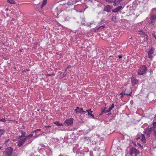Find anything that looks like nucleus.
I'll list each match as a JSON object with an SVG mask.
<instances>
[{"instance_id": "nucleus-55", "label": "nucleus", "mask_w": 156, "mask_h": 156, "mask_svg": "<svg viewBox=\"0 0 156 156\" xmlns=\"http://www.w3.org/2000/svg\"><path fill=\"white\" fill-rule=\"evenodd\" d=\"M37 136H34V138H36Z\"/></svg>"}, {"instance_id": "nucleus-31", "label": "nucleus", "mask_w": 156, "mask_h": 156, "mask_svg": "<svg viewBox=\"0 0 156 156\" xmlns=\"http://www.w3.org/2000/svg\"><path fill=\"white\" fill-rule=\"evenodd\" d=\"M41 130V129H37L35 130H34V131H33L31 132V133H35V132H36L37 131H38V132H39Z\"/></svg>"}, {"instance_id": "nucleus-50", "label": "nucleus", "mask_w": 156, "mask_h": 156, "mask_svg": "<svg viewBox=\"0 0 156 156\" xmlns=\"http://www.w3.org/2000/svg\"><path fill=\"white\" fill-rule=\"evenodd\" d=\"M71 67V66H67L66 68V69H68V68H69Z\"/></svg>"}, {"instance_id": "nucleus-15", "label": "nucleus", "mask_w": 156, "mask_h": 156, "mask_svg": "<svg viewBox=\"0 0 156 156\" xmlns=\"http://www.w3.org/2000/svg\"><path fill=\"white\" fill-rule=\"evenodd\" d=\"M54 123L58 126H63V124L62 123H59V122L58 121H55L54 122Z\"/></svg>"}, {"instance_id": "nucleus-28", "label": "nucleus", "mask_w": 156, "mask_h": 156, "mask_svg": "<svg viewBox=\"0 0 156 156\" xmlns=\"http://www.w3.org/2000/svg\"><path fill=\"white\" fill-rule=\"evenodd\" d=\"M83 109L82 108H79L78 110V113H81V112H82Z\"/></svg>"}, {"instance_id": "nucleus-37", "label": "nucleus", "mask_w": 156, "mask_h": 156, "mask_svg": "<svg viewBox=\"0 0 156 156\" xmlns=\"http://www.w3.org/2000/svg\"><path fill=\"white\" fill-rule=\"evenodd\" d=\"M26 137L24 138L23 139H25V141L27 140V139H29V137H28V136H25Z\"/></svg>"}, {"instance_id": "nucleus-1", "label": "nucleus", "mask_w": 156, "mask_h": 156, "mask_svg": "<svg viewBox=\"0 0 156 156\" xmlns=\"http://www.w3.org/2000/svg\"><path fill=\"white\" fill-rule=\"evenodd\" d=\"M140 153L139 151L134 147L131 148L129 151V154L132 156H137Z\"/></svg>"}, {"instance_id": "nucleus-58", "label": "nucleus", "mask_w": 156, "mask_h": 156, "mask_svg": "<svg viewBox=\"0 0 156 156\" xmlns=\"http://www.w3.org/2000/svg\"><path fill=\"white\" fill-rule=\"evenodd\" d=\"M90 109V112L91 113L93 112V111L91 110V109Z\"/></svg>"}, {"instance_id": "nucleus-19", "label": "nucleus", "mask_w": 156, "mask_h": 156, "mask_svg": "<svg viewBox=\"0 0 156 156\" xmlns=\"http://www.w3.org/2000/svg\"><path fill=\"white\" fill-rule=\"evenodd\" d=\"M8 3H9L12 4H15L16 3L13 0H7V1Z\"/></svg>"}, {"instance_id": "nucleus-57", "label": "nucleus", "mask_w": 156, "mask_h": 156, "mask_svg": "<svg viewBox=\"0 0 156 156\" xmlns=\"http://www.w3.org/2000/svg\"><path fill=\"white\" fill-rule=\"evenodd\" d=\"M66 74H65L64 73L63 74V77H65L66 76Z\"/></svg>"}, {"instance_id": "nucleus-59", "label": "nucleus", "mask_w": 156, "mask_h": 156, "mask_svg": "<svg viewBox=\"0 0 156 156\" xmlns=\"http://www.w3.org/2000/svg\"><path fill=\"white\" fill-rule=\"evenodd\" d=\"M15 20L14 19H12L11 21H14Z\"/></svg>"}, {"instance_id": "nucleus-6", "label": "nucleus", "mask_w": 156, "mask_h": 156, "mask_svg": "<svg viewBox=\"0 0 156 156\" xmlns=\"http://www.w3.org/2000/svg\"><path fill=\"white\" fill-rule=\"evenodd\" d=\"M99 139V137L97 136H95L91 138L90 141L92 142V144L95 145L96 144L98 140Z\"/></svg>"}, {"instance_id": "nucleus-26", "label": "nucleus", "mask_w": 156, "mask_h": 156, "mask_svg": "<svg viewBox=\"0 0 156 156\" xmlns=\"http://www.w3.org/2000/svg\"><path fill=\"white\" fill-rule=\"evenodd\" d=\"M106 111H105L102 109L101 111V113L100 114V115H99V116H100L101 115L103 114L104 113H107V112H106Z\"/></svg>"}, {"instance_id": "nucleus-49", "label": "nucleus", "mask_w": 156, "mask_h": 156, "mask_svg": "<svg viewBox=\"0 0 156 156\" xmlns=\"http://www.w3.org/2000/svg\"><path fill=\"white\" fill-rule=\"evenodd\" d=\"M23 137V136H22V135H21V136H19L18 139H20L21 138V137Z\"/></svg>"}, {"instance_id": "nucleus-52", "label": "nucleus", "mask_w": 156, "mask_h": 156, "mask_svg": "<svg viewBox=\"0 0 156 156\" xmlns=\"http://www.w3.org/2000/svg\"><path fill=\"white\" fill-rule=\"evenodd\" d=\"M91 114V113H90V112H88V115H90V114Z\"/></svg>"}, {"instance_id": "nucleus-54", "label": "nucleus", "mask_w": 156, "mask_h": 156, "mask_svg": "<svg viewBox=\"0 0 156 156\" xmlns=\"http://www.w3.org/2000/svg\"><path fill=\"white\" fill-rule=\"evenodd\" d=\"M88 6L87 5H85V8L86 9L88 8Z\"/></svg>"}, {"instance_id": "nucleus-3", "label": "nucleus", "mask_w": 156, "mask_h": 156, "mask_svg": "<svg viewBox=\"0 0 156 156\" xmlns=\"http://www.w3.org/2000/svg\"><path fill=\"white\" fill-rule=\"evenodd\" d=\"M147 71V67L145 65H143L140 68L139 71L137 73L139 75H143Z\"/></svg>"}, {"instance_id": "nucleus-30", "label": "nucleus", "mask_w": 156, "mask_h": 156, "mask_svg": "<svg viewBox=\"0 0 156 156\" xmlns=\"http://www.w3.org/2000/svg\"><path fill=\"white\" fill-rule=\"evenodd\" d=\"M155 129H154V130H153V136L155 137L156 138V131Z\"/></svg>"}, {"instance_id": "nucleus-39", "label": "nucleus", "mask_w": 156, "mask_h": 156, "mask_svg": "<svg viewBox=\"0 0 156 156\" xmlns=\"http://www.w3.org/2000/svg\"><path fill=\"white\" fill-rule=\"evenodd\" d=\"M55 75V74H53V73H51V74H47L46 76H53V75Z\"/></svg>"}, {"instance_id": "nucleus-38", "label": "nucleus", "mask_w": 156, "mask_h": 156, "mask_svg": "<svg viewBox=\"0 0 156 156\" xmlns=\"http://www.w3.org/2000/svg\"><path fill=\"white\" fill-rule=\"evenodd\" d=\"M152 35L154 38L156 40V35L154 33L152 34Z\"/></svg>"}, {"instance_id": "nucleus-21", "label": "nucleus", "mask_w": 156, "mask_h": 156, "mask_svg": "<svg viewBox=\"0 0 156 156\" xmlns=\"http://www.w3.org/2000/svg\"><path fill=\"white\" fill-rule=\"evenodd\" d=\"M47 0H44L43 3L42 4V5L41 7V8H42V7L44 6L46 4Z\"/></svg>"}, {"instance_id": "nucleus-14", "label": "nucleus", "mask_w": 156, "mask_h": 156, "mask_svg": "<svg viewBox=\"0 0 156 156\" xmlns=\"http://www.w3.org/2000/svg\"><path fill=\"white\" fill-rule=\"evenodd\" d=\"M151 152L154 154H156V147H152L150 149Z\"/></svg>"}, {"instance_id": "nucleus-4", "label": "nucleus", "mask_w": 156, "mask_h": 156, "mask_svg": "<svg viewBox=\"0 0 156 156\" xmlns=\"http://www.w3.org/2000/svg\"><path fill=\"white\" fill-rule=\"evenodd\" d=\"M154 127H151L149 128V127H147L146 130L144 131V133L145 134L147 135V136L148 137H149L150 135H151L152 132L154 130Z\"/></svg>"}, {"instance_id": "nucleus-56", "label": "nucleus", "mask_w": 156, "mask_h": 156, "mask_svg": "<svg viewBox=\"0 0 156 156\" xmlns=\"http://www.w3.org/2000/svg\"><path fill=\"white\" fill-rule=\"evenodd\" d=\"M114 57V56H109V58H113Z\"/></svg>"}, {"instance_id": "nucleus-64", "label": "nucleus", "mask_w": 156, "mask_h": 156, "mask_svg": "<svg viewBox=\"0 0 156 156\" xmlns=\"http://www.w3.org/2000/svg\"><path fill=\"white\" fill-rule=\"evenodd\" d=\"M6 10L7 11V10H8V8H7L6 9Z\"/></svg>"}, {"instance_id": "nucleus-11", "label": "nucleus", "mask_w": 156, "mask_h": 156, "mask_svg": "<svg viewBox=\"0 0 156 156\" xmlns=\"http://www.w3.org/2000/svg\"><path fill=\"white\" fill-rule=\"evenodd\" d=\"M154 48L152 47L149 50L148 56L150 58H152L153 56H152V55L154 53Z\"/></svg>"}, {"instance_id": "nucleus-23", "label": "nucleus", "mask_w": 156, "mask_h": 156, "mask_svg": "<svg viewBox=\"0 0 156 156\" xmlns=\"http://www.w3.org/2000/svg\"><path fill=\"white\" fill-rule=\"evenodd\" d=\"M21 133H22V136L23 137H25L26 136V133L25 132H24L23 130L21 131Z\"/></svg>"}, {"instance_id": "nucleus-7", "label": "nucleus", "mask_w": 156, "mask_h": 156, "mask_svg": "<svg viewBox=\"0 0 156 156\" xmlns=\"http://www.w3.org/2000/svg\"><path fill=\"white\" fill-rule=\"evenodd\" d=\"M132 93V90L130 88H126L125 90L123 91L124 94L126 95H129L130 96L131 95Z\"/></svg>"}, {"instance_id": "nucleus-8", "label": "nucleus", "mask_w": 156, "mask_h": 156, "mask_svg": "<svg viewBox=\"0 0 156 156\" xmlns=\"http://www.w3.org/2000/svg\"><path fill=\"white\" fill-rule=\"evenodd\" d=\"M13 151V149L11 147H8L6 151L7 156H11Z\"/></svg>"}, {"instance_id": "nucleus-51", "label": "nucleus", "mask_w": 156, "mask_h": 156, "mask_svg": "<svg viewBox=\"0 0 156 156\" xmlns=\"http://www.w3.org/2000/svg\"><path fill=\"white\" fill-rule=\"evenodd\" d=\"M119 2H121L123 0H118Z\"/></svg>"}, {"instance_id": "nucleus-32", "label": "nucleus", "mask_w": 156, "mask_h": 156, "mask_svg": "<svg viewBox=\"0 0 156 156\" xmlns=\"http://www.w3.org/2000/svg\"><path fill=\"white\" fill-rule=\"evenodd\" d=\"M154 127V129L156 128V122H154L153 123V127Z\"/></svg>"}, {"instance_id": "nucleus-45", "label": "nucleus", "mask_w": 156, "mask_h": 156, "mask_svg": "<svg viewBox=\"0 0 156 156\" xmlns=\"http://www.w3.org/2000/svg\"><path fill=\"white\" fill-rule=\"evenodd\" d=\"M74 111H75V112H76V113H78V110L77 109H75L74 110Z\"/></svg>"}, {"instance_id": "nucleus-43", "label": "nucleus", "mask_w": 156, "mask_h": 156, "mask_svg": "<svg viewBox=\"0 0 156 156\" xmlns=\"http://www.w3.org/2000/svg\"><path fill=\"white\" fill-rule=\"evenodd\" d=\"M123 94H123V91L120 94V95H121V98H122Z\"/></svg>"}, {"instance_id": "nucleus-63", "label": "nucleus", "mask_w": 156, "mask_h": 156, "mask_svg": "<svg viewBox=\"0 0 156 156\" xmlns=\"http://www.w3.org/2000/svg\"><path fill=\"white\" fill-rule=\"evenodd\" d=\"M133 144H134V145H135V146H136V145L135 144V143H133Z\"/></svg>"}, {"instance_id": "nucleus-36", "label": "nucleus", "mask_w": 156, "mask_h": 156, "mask_svg": "<svg viewBox=\"0 0 156 156\" xmlns=\"http://www.w3.org/2000/svg\"><path fill=\"white\" fill-rule=\"evenodd\" d=\"M156 10V8H154L152 9L151 12H152L151 13H152L153 12L155 11Z\"/></svg>"}, {"instance_id": "nucleus-35", "label": "nucleus", "mask_w": 156, "mask_h": 156, "mask_svg": "<svg viewBox=\"0 0 156 156\" xmlns=\"http://www.w3.org/2000/svg\"><path fill=\"white\" fill-rule=\"evenodd\" d=\"M10 141V139H8L7 140H6L5 142V143H4V144H5V145H7V143H8V142Z\"/></svg>"}, {"instance_id": "nucleus-46", "label": "nucleus", "mask_w": 156, "mask_h": 156, "mask_svg": "<svg viewBox=\"0 0 156 156\" xmlns=\"http://www.w3.org/2000/svg\"><path fill=\"white\" fill-rule=\"evenodd\" d=\"M107 108V107H104V108L103 109V110H104L105 111H106L107 110H106V109Z\"/></svg>"}, {"instance_id": "nucleus-12", "label": "nucleus", "mask_w": 156, "mask_h": 156, "mask_svg": "<svg viewBox=\"0 0 156 156\" xmlns=\"http://www.w3.org/2000/svg\"><path fill=\"white\" fill-rule=\"evenodd\" d=\"M123 7L122 6L120 5L117 8L112 10V12H116L119 11L120 9H122Z\"/></svg>"}, {"instance_id": "nucleus-44", "label": "nucleus", "mask_w": 156, "mask_h": 156, "mask_svg": "<svg viewBox=\"0 0 156 156\" xmlns=\"http://www.w3.org/2000/svg\"><path fill=\"white\" fill-rule=\"evenodd\" d=\"M112 58L111 59V60H112L113 61H114L115 60V59H116V58H115H115H114V57H113V58Z\"/></svg>"}, {"instance_id": "nucleus-42", "label": "nucleus", "mask_w": 156, "mask_h": 156, "mask_svg": "<svg viewBox=\"0 0 156 156\" xmlns=\"http://www.w3.org/2000/svg\"><path fill=\"white\" fill-rule=\"evenodd\" d=\"M90 115L92 117V118H93V119H95V117H94V115L93 114H90Z\"/></svg>"}, {"instance_id": "nucleus-34", "label": "nucleus", "mask_w": 156, "mask_h": 156, "mask_svg": "<svg viewBox=\"0 0 156 156\" xmlns=\"http://www.w3.org/2000/svg\"><path fill=\"white\" fill-rule=\"evenodd\" d=\"M114 0H105V1L110 3H112Z\"/></svg>"}, {"instance_id": "nucleus-16", "label": "nucleus", "mask_w": 156, "mask_h": 156, "mask_svg": "<svg viewBox=\"0 0 156 156\" xmlns=\"http://www.w3.org/2000/svg\"><path fill=\"white\" fill-rule=\"evenodd\" d=\"M114 107V104H112V105L109 108L108 110L106 111V112H109Z\"/></svg>"}, {"instance_id": "nucleus-25", "label": "nucleus", "mask_w": 156, "mask_h": 156, "mask_svg": "<svg viewBox=\"0 0 156 156\" xmlns=\"http://www.w3.org/2000/svg\"><path fill=\"white\" fill-rule=\"evenodd\" d=\"M137 144L138 147L139 148V149H143V147L141 146V145L140 144L138 143H137Z\"/></svg>"}, {"instance_id": "nucleus-62", "label": "nucleus", "mask_w": 156, "mask_h": 156, "mask_svg": "<svg viewBox=\"0 0 156 156\" xmlns=\"http://www.w3.org/2000/svg\"><path fill=\"white\" fill-rule=\"evenodd\" d=\"M140 139V138H139V137H137V138H136V140H138V139Z\"/></svg>"}, {"instance_id": "nucleus-48", "label": "nucleus", "mask_w": 156, "mask_h": 156, "mask_svg": "<svg viewBox=\"0 0 156 156\" xmlns=\"http://www.w3.org/2000/svg\"><path fill=\"white\" fill-rule=\"evenodd\" d=\"M90 110H86V111H85L86 112H90Z\"/></svg>"}, {"instance_id": "nucleus-27", "label": "nucleus", "mask_w": 156, "mask_h": 156, "mask_svg": "<svg viewBox=\"0 0 156 156\" xmlns=\"http://www.w3.org/2000/svg\"><path fill=\"white\" fill-rule=\"evenodd\" d=\"M91 23H84L83 24L86 26L89 27L91 25Z\"/></svg>"}, {"instance_id": "nucleus-41", "label": "nucleus", "mask_w": 156, "mask_h": 156, "mask_svg": "<svg viewBox=\"0 0 156 156\" xmlns=\"http://www.w3.org/2000/svg\"><path fill=\"white\" fill-rule=\"evenodd\" d=\"M86 113V112L85 111H83V110L82 111V112H81V114H85Z\"/></svg>"}, {"instance_id": "nucleus-13", "label": "nucleus", "mask_w": 156, "mask_h": 156, "mask_svg": "<svg viewBox=\"0 0 156 156\" xmlns=\"http://www.w3.org/2000/svg\"><path fill=\"white\" fill-rule=\"evenodd\" d=\"M131 81L133 85L134 86L137 83L138 80L136 79L135 77H133L131 78Z\"/></svg>"}, {"instance_id": "nucleus-20", "label": "nucleus", "mask_w": 156, "mask_h": 156, "mask_svg": "<svg viewBox=\"0 0 156 156\" xmlns=\"http://www.w3.org/2000/svg\"><path fill=\"white\" fill-rule=\"evenodd\" d=\"M119 2L118 0H115L113 2V4L114 5H118L119 4Z\"/></svg>"}, {"instance_id": "nucleus-9", "label": "nucleus", "mask_w": 156, "mask_h": 156, "mask_svg": "<svg viewBox=\"0 0 156 156\" xmlns=\"http://www.w3.org/2000/svg\"><path fill=\"white\" fill-rule=\"evenodd\" d=\"M113 6L112 5H107L104 7L103 11H106L107 12H110Z\"/></svg>"}, {"instance_id": "nucleus-29", "label": "nucleus", "mask_w": 156, "mask_h": 156, "mask_svg": "<svg viewBox=\"0 0 156 156\" xmlns=\"http://www.w3.org/2000/svg\"><path fill=\"white\" fill-rule=\"evenodd\" d=\"M51 127V126H45L43 128V129L46 130L45 128H50Z\"/></svg>"}, {"instance_id": "nucleus-18", "label": "nucleus", "mask_w": 156, "mask_h": 156, "mask_svg": "<svg viewBox=\"0 0 156 156\" xmlns=\"http://www.w3.org/2000/svg\"><path fill=\"white\" fill-rule=\"evenodd\" d=\"M105 25H103L102 26H101L99 27L96 30L98 31L99 30H102V29H103L104 28H105Z\"/></svg>"}, {"instance_id": "nucleus-60", "label": "nucleus", "mask_w": 156, "mask_h": 156, "mask_svg": "<svg viewBox=\"0 0 156 156\" xmlns=\"http://www.w3.org/2000/svg\"><path fill=\"white\" fill-rule=\"evenodd\" d=\"M38 5H36V7H35V8H37V6H38Z\"/></svg>"}, {"instance_id": "nucleus-24", "label": "nucleus", "mask_w": 156, "mask_h": 156, "mask_svg": "<svg viewBox=\"0 0 156 156\" xmlns=\"http://www.w3.org/2000/svg\"><path fill=\"white\" fill-rule=\"evenodd\" d=\"M139 34L141 35H145V33L142 31V30H140L139 31Z\"/></svg>"}, {"instance_id": "nucleus-61", "label": "nucleus", "mask_w": 156, "mask_h": 156, "mask_svg": "<svg viewBox=\"0 0 156 156\" xmlns=\"http://www.w3.org/2000/svg\"><path fill=\"white\" fill-rule=\"evenodd\" d=\"M20 52H21L22 51V50H21V49H20Z\"/></svg>"}, {"instance_id": "nucleus-10", "label": "nucleus", "mask_w": 156, "mask_h": 156, "mask_svg": "<svg viewBox=\"0 0 156 156\" xmlns=\"http://www.w3.org/2000/svg\"><path fill=\"white\" fill-rule=\"evenodd\" d=\"M25 142V139H21L18 142L17 146L19 147H21Z\"/></svg>"}, {"instance_id": "nucleus-17", "label": "nucleus", "mask_w": 156, "mask_h": 156, "mask_svg": "<svg viewBox=\"0 0 156 156\" xmlns=\"http://www.w3.org/2000/svg\"><path fill=\"white\" fill-rule=\"evenodd\" d=\"M142 139H141V141L143 143L145 142L146 141V139L145 138V136L144 135V134H142Z\"/></svg>"}, {"instance_id": "nucleus-53", "label": "nucleus", "mask_w": 156, "mask_h": 156, "mask_svg": "<svg viewBox=\"0 0 156 156\" xmlns=\"http://www.w3.org/2000/svg\"><path fill=\"white\" fill-rule=\"evenodd\" d=\"M79 108H79V107H76V109H77V110H78Z\"/></svg>"}, {"instance_id": "nucleus-33", "label": "nucleus", "mask_w": 156, "mask_h": 156, "mask_svg": "<svg viewBox=\"0 0 156 156\" xmlns=\"http://www.w3.org/2000/svg\"><path fill=\"white\" fill-rule=\"evenodd\" d=\"M0 121L2 122H5L6 121V120L5 119V118H3L1 119H0Z\"/></svg>"}, {"instance_id": "nucleus-2", "label": "nucleus", "mask_w": 156, "mask_h": 156, "mask_svg": "<svg viewBox=\"0 0 156 156\" xmlns=\"http://www.w3.org/2000/svg\"><path fill=\"white\" fill-rule=\"evenodd\" d=\"M149 18L150 21L148 22L149 24L150 25H154L155 23V21L156 20V14H151Z\"/></svg>"}, {"instance_id": "nucleus-47", "label": "nucleus", "mask_w": 156, "mask_h": 156, "mask_svg": "<svg viewBox=\"0 0 156 156\" xmlns=\"http://www.w3.org/2000/svg\"><path fill=\"white\" fill-rule=\"evenodd\" d=\"M118 57H119V58L120 59V58H122V55H119V56H118Z\"/></svg>"}, {"instance_id": "nucleus-22", "label": "nucleus", "mask_w": 156, "mask_h": 156, "mask_svg": "<svg viewBox=\"0 0 156 156\" xmlns=\"http://www.w3.org/2000/svg\"><path fill=\"white\" fill-rule=\"evenodd\" d=\"M112 20L115 22H116V18L115 16H113L112 18Z\"/></svg>"}, {"instance_id": "nucleus-40", "label": "nucleus", "mask_w": 156, "mask_h": 156, "mask_svg": "<svg viewBox=\"0 0 156 156\" xmlns=\"http://www.w3.org/2000/svg\"><path fill=\"white\" fill-rule=\"evenodd\" d=\"M28 137H29H29H32L33 136V134H32L31 133V134H30V135H28Z\"/></svg>"}, {"instance_id": "nucleus-5", "label": "nucleus", "mask_w": 156, "mask_h": 156, "mask_svg": "<svg viewBox=\"0 0 156 156\" xmlns=\"http://www.w3.org/2000/svg\"><path fill=\"white\" fill-rule=\"evenodd\" d=\"M73 120L74 119L73 118L67 119L64 122L63 124L65 125H71L73 124Z\"/></svg>"}]
</instances>
